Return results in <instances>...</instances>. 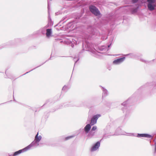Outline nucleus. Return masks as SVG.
I'll list each match as a JSON object with an SVG mask.
<instances>
[{
  "label": "nucleus",
  "mask_w": 156,
  "mask_h": 156,
  "mask_svg": "<svg viewBox=\"0 0 156 156\" xmlns=\"http://www.w3.org/2000/svg\"><path fill=\"white\" fill-rule=\"evenodd\" d=\"M91 128L90 124H87L84 128L85 133H87L90 130Z\"/></svg>",
  "instance_id": "11"
},
{
  "label": "nucleus",
  "mask_w": 156,
  "mask_h": 156,
  "mask_svg": "<svg viewBox=\"0 0 156 156\" xmlns=\"http://www.w3.org/2000/svg\"><path fill=\"white\" fill-rule=\"evenodd\" d=\"M89 9L91 12L96 16H98L100 14L98 9L95 6L91 5L89 6Z\"/></svg>",
  "instance_id": "3"
},
{
  "label": "nucleus",
  "mask_w": 156,
  "mask_h": 156,
  "mask_svg": "<svg viewBox=\"0 0 156 156\" xmlns=\"http://www.w3.org/2000/svg\"><path fill=\"white\" fill-rule=\"evenodd\" d=\"M102 48V49H105V50H107V51L108 50V49L107 48H105V46H103Z\"/></svg>",
  "instance_id": "22"
},
{
  "label": "nucleus",
  "mask_w": 156,
  "mask_h": 156,
  "mask_svg": "<svg viewBox=\"0 0 156 156\" xmlns=\"http://www.w3.org/2000/svg\"><path fill=\"white\" fill-rule=\"evenodd\" d=\"M38 132H37V134L35 136L34 140L39 143L42 137L41 135L38 136Z\"/></svg>",
  "instance_id": "12"
},
{
  "label": "nucleus",
  "mask_w": 156,
  "mask_h": 156,
  "mask_svg": "<svg viewBox=\"0 0 156 156\" xmlns=\"http://www.w3.org/2000/svg\"><path fill=\"white\" fill-rule=\"evenodd\" d=\"M109 137L108 136H106L105 135H104L103 136V139H106L107 138H108Z\"/></svg>",
  "instance_id": "23"
},
{
  "label": "nucleus",
  "mask_w": 156,
  "mask_h": 156,
  "mask_svg": "<svg viewBox=\"0 0 156 156\" xmlns=\"http://www.w3.org/2000/svg\"><path fill=\"white\" fill-rule=\"evenodd\" d=\"M29 73V72H27L26 73L24 74L23 75H24L25 74H27V73Z\"/></svg>",
  "instance_id": "31"
},
{
  "label": "nucleus",
  "mask_w": 156,
  "mask_h": 156,
  "mask_svg": "<svg viewBox=\"0 0 156 156\" xmlns=\"http://www.w3.org/2000/svg\"><path fill=\"white\" fill-rule=\"evenodd\" d=\"M52 33V31L51 29H48L46 30V35L47 37H49Z\"/></svg>",
  "instance_id": "13"
},
{
  "label": "nucleus",
  "mask_w": 156,
  "mask_h": 156,
  "mask_svg": "<svg viewBox=\"0 0 156 156\" xmlns=\"http://www.w3.org/2000/svg\"><path fill=\"white\" fill-rule=\"evenodd\" d=\"M73 42H74V43H75V42H74V41H73Z\"/></svg>",
  "instance_id": "34"
},
{
  "label": "nucleus",
  "mask_w": 156,
  "mask_h": 156,
  "mask_svg": "<svg viewBox=\"0 0 156 156\" xmlns=\"http://www.w3.org/2000/svg\"><path fill=\"white\" fill-rule=\"evenodd\" d=\"M137 8H136L135 9H133L132 10V12L133 13H134L137 12Z\"/></svg>",
  "instance_id": "18"
},
{
  "label": "nucleus",
  "mask_w": 156,
  "mask_h": 156,
  "mask_svg": "<svg viewBox=\"0 0 156 156\" xmlns=\"http://www.w3.org/2000/svg\"><path fill=\"white\" fill-rule=\"evenodd\" d=\"M130 136H136L138 137H147L148 138H151L152 139V136L151 135L148 134H139L138 133L137 135L136 136L134 133H131L130 134Z\"/></svg>",
  "instance_id": "4"
},
{
  "label": "nucleus",
  "mask_w": 156,
  "mask_h": 156,
  "mask_svg": "<svg viewBox=\"0 0 156 156\" xmlns=\"http://www.w3.org/2000/svg\"><path fill=\"white\" fill-rule=\"evenodd\" d=\"M101 87L103 90L102 97H105L108 94V91L106 89H105L103 87Z\"/></svg>",
  "instance_id": "14"
},
{
  "label": "nucleus",
  "mask_w": 156,
  "mask_h": 156,
  "mask_svg": "<svg viewBox=\"0 0 156 156\" xmlns=\"http://www.w3.org/2000/svg\"><path fill=\"white\" fill-rule=\"evenodd\" d=\"M94 132H93L91 131L88 135V136L89 137L91 138L94 135Z\"/></svg>",
  "instance_id": "16"
},
{
  "label": "nucleus",
  "mask_w": 156,
  "mask_h": 156,
  "mask_svg": "<svg viewBox=\"0 0 156 156\" xmlns=\"http://www.w3.org/2000/svg\"><path fill=\"white\" fill-rule=\"evenodd\" d=\"M131 102L130 98H129L126 101L122 104V110L125 114L126 115H128L131 112L128 109L127 107L129 106V104Z\"/></svg>",
  "instance_id": "1"
},
{
  "label": "nucleus",
  "mask_w": 156,
  "mask_h": 156,
  "mask_svg": "<svg viewBox=\"0 0 156 156\" xmlns=\"http://www.w3.org/2000/svg\"><path fill=\"white\" fill-rule=\"evenodd\" d=\"M154 145H155V152H156V141H155Z\"/></svg>",
  "instance_id": "26"
},
{
  "label": "nucleus",
  "mask_w": 156,
  "mask_h": 156,
  "mask_svg": "<svg viewBox=\"0 0 156 156\" xmlns=\"http://www.w3.org/2000/svg\"><path fill=\"white\" fill-rule=\"evenodd\" d=\"M73 42H74V43H75V42H74V41H73Z\"/></svg>",
  "instance_id": "36"
},
{
  "label": "nucleus",
  "mask_w": 156,
  "mask_h": 156,
  "mask_svg": "<svg viewBox=\"0 0 156 156\" xmlns=\"http://www.w3.org/2000/svg\"><path fill=\"white\" fill-rule=\"evenodd\" d=\"M27 151V150L26 148V147H25L22 149L19 150L18 151L15 152L14 153V156H16L20 154L21 153L25 152Z\"/></svg>",
  "instance_id": "9"
},
{
  "label": "nucleus",
  "mask_w": 156,
  "mask_h": 156,
  "mask_svg": "<svg viewBox=\"0 0 156 156\" xmlns=\"http://www.w3.org/2000/svg\"><path fill=\"white\" fill-rule=\"evenodd\" d=\"M85 47L87 48V50L90 51L94 54L95 53L96 50L95 49H91L90 47V44L89 43H87L86 45H85Z\"/></svg>",
  "instance_id": "10"
},
{
  "label": "nucleus",
  "mask_w": 156,
  "mask_h": 156,
  "mask_svg": "<svg viewBox=\"0 0 156 156\" xmlns=\"http://www.w3.org/2000/svg\"><path fill=\"white\" fill-rule=\"evenodd\" d=\"M69 88L68 86L65 85L63 87L62 90H63L66 91L67 90L69 89Z\"/></svg>",
  "instance_id": "17"
},
{
  "label": "nucleus",
  "mask_w": 156,
  "mask_h": 156,
  "mask_svg": "<svg viewBox=\"0 0 156 156\" xmlns=\"http://www.w3.org/2000/svg\"><path fill=\"white\" fill-rule=\"evenodd\" d=\"M125 57H123L119 58L117 59L114 60L113 62V64L114 65H118L122 63L125 60Z\"/></svg>",
  "instance_id": "8"
},
{
  "label": "nucleus",
  "mask_w": 156,
  "mask_h": 156,
  "mask_svg": "<svg viewBox=\"0 0 156 156\" xmlns=\"http://www.w3.org/2000/svg\"><path fill=\"white\" fill-rule=\"evenodd\" d=\"M47 27H44L41 28L39 30V32L43 34H44L46 31Z\"/></svg>",
  "instance_id": "15"
},
{
  "label": "nucleus",
  "mask_w": 156,
  "mask_h": 156,
  "mask_svg": "<svg viewBox=\"0 0 156 156\" xmlns=\"http://www.w3.org/2000/svg\"><path fill=\"white\" fill-rule=\"evenodd\" d=\"M48 10H49V3L48 2Z\"/></svg>",
  "instance_id": "29"
},
{
  "label": "nucleus",
  "mask_w": 156,
  "mask_h": 156,
  "mask_svg": "<svg viewBox=\"0 0 156 156\" xmlns=\"http://www.w3.org/2000/svg\"><path fill=\"white\" fill-rule=\"evenodd\" d=\"M39 145V143L34 140L30 144L25 147L27 150L28 151L30 150L32 147H38Z\"/></svg>",
  "instance_id": "5"
},
{
  "label": "nucleus",
  "mask_w": 156,
  "mask_h": 156,
  "mask_svg": "<svg viewBox=\"0 0 156 156\" xmlns=\"http://www.w3.org/2000/svg\"><path fill=\"white\" fill-rule=\"evenodd\" d=\"M147 2L148 3L147 5L148 9L151 11L154 10L156 6L154 4L155 0H147Z\"/></svg>",
  "instance_id": "2"
},
{
  "label": "nucleus",
  "mask_w": 156,
  "mask_h": 156,
  "mask_svg": "<svg viewBox=\"0 0 156 156\" xmlns=\"http://www.w3.org/2000/svg\"><path fill=\"white\" fill-rule=\"evenodd\" d=\"M9 156H14V154H9Z\"/></svg>",
  "instance_id": "28"
},
{
  "label": "nucleus",
  "mask_w": 156,
  "mask_h": 156,
  "mask_svg": "<svg viewBox=\"0 0 156 156\" xmlns=\"http://www.w3.org/2000/svg\"><path fill=\"white\" fill-rule=\"evenodd\" d=\"M129 55H130L131 57H133V56H134V55H133V54H131Z\"/></svg>",
  "instance_id": "27"
},
{
  "label": "nucleus",
  "mask_w": 156,
  "mask_h": 156,
  "mask_svg": "<svg viewBox=\"0 0 156 156\" xmlns=\"http://www.w3.org/2000/svg\"><path fill=\"white\" fill-rule=\"evenodd\" d=\"M74 46V45H73V44H72V47H73Z\"/></svg>",
  "instance_id": "32"
},
{
  "label": "nucleus",
  "mask_w": 156,
  "mask_h": 156,
  "mask_svg": "<svg viewBox=\"0 0 156 156\" xmlns=\"http://www.w3.org/2000/svg\"><path fill=\"white\" fill-rule=\"evenodd\" d=\"M100 143L99 141H98L92 146L90 148V151L91 152H93L98 150L100 146Z\"/></svg>",
  "instance_id": "7"
},
{
  "label": "nucleus",
  "mask_w": 156,
  "mask_h": 156,
  "mask_svg": "<svg viewBox=\"0 0 156 156\" xmlns=\"http://www.w3.org/2000/svg\"><path fill=\"white\" fill-rule=\"evenodd\" d=\"M97 127L96 126H94L91 129V131H94L97 129Z\"/></svg>",
  "instance_id": "20"
},
{
  "label": "nucleus",
  "mask_w": 156,
  "mask_h": 156,
  "mask_svg": "<svg viewBox=\"0 0 156 156\" xmlns=\"http://www.w3.org/2000/svg\"><path fill=\"white\" fill-rule=\"evenodd\" d=\"M70 43H72V41H70Z\"/></svg>",
  "instance_id": "33"
},
{
  "label": "nucleus",
  "mask_w": 156,
  "mask_h": 156,
  "mask_svg": "<svg viewBox=\"0 0 156 156\" xmlns=\"http://www.w3.org/2000/svg\"><path fill=\"white\" fill-rule=\"evenodd\" d=\"M73 42H74V43H75V42H74V41H73Z\"/></svg>",
  "instance_id": "35"
},
{
  "label": "nucleus",
  "mask_w": 156,
  "mask_h": 156,
  "mask_svg": "<svg viewBox=\"0 0 156 156\" xmlns=\"http://www.w3.org/2000/svg\"><path fill=\"white\" fill-rule=\"evenodd\" d=\"M76 58H74V61H75V64H74V66L76 64V62L78 61H79V58H77V59L76 60Z\"/></svg>",
  "instance_id": "19"
},
{
  "label": "nucleus",
  "mask_w": 156,
  "mask_h": 156,
  "mask_svg": "<svg viewBox=\"0 0 156 156\" xmlns=\"http://www.w3.org/2000/svg\"><path fill=\"white\" fill-rule=\"evenodd\" d=\"M141 61L143 62H144L145 63H147V62H148L146 61H145V60H143L142 59H141Z\"/></svg>",
  "instance_id": "24"
},
{
  "label": "nucleus",
  "mask_w": 156,
  "mask_h": 156,
  "mask_svg": "<svg viewBox=\"0 0 156 156\" xmlns=\"http://www.w3.org/2000/svg\"><path fill=\"white\" fill-rule=\"evenodd\" d=\"M110 45H111V44L108 45V48H109L110 47Z\"/></svg>",
  "instance_id": "30"
},
{
  "label": "nucleus",
  "mask_w": 156,
  "mask_h": 156,
  "mask_svg": "<svg viewBox=\"0 0 156 156\" xmlns=\"http://www.w3.org/2000/svg\"><path fill=\"white\" fill-rule=\"evenodd\" d=\"M73 137V136H70L67 137L66 138L65 140H69V139Z\"/></svg>",
  "instance_id": "21"
},
{
  "label": "nucleus",
  "mask_w": 156,
  "mask_h": 156,
  "mask_svg": "<svg viewBox=\"0 0 156 156\" xmlns=\"http://www.w3.org/2000/svg\"><path fill=\"white\" fill-rule=\"evenodd\" d=\"M101 116L100 114L94 115L91 119L90 124L92 126L95 124L98 118Z\"/></svg>",
  "instance_id": "6"
},
{
  "label": "nucleus",
  "mask_w": 156,
  "mask_h": 156,
  "mask_svg": "<svg viewBox=\"0 0 156 156\" xmlns=\"http://www.w3.org/2000/svg\"><path fill=\"white\" fill-rule=\"evenodd\" d=\"M139 0H132V2L133 3L136 2Z\"/></svg>",
  "instance_id": "25"
}]
</instances>
